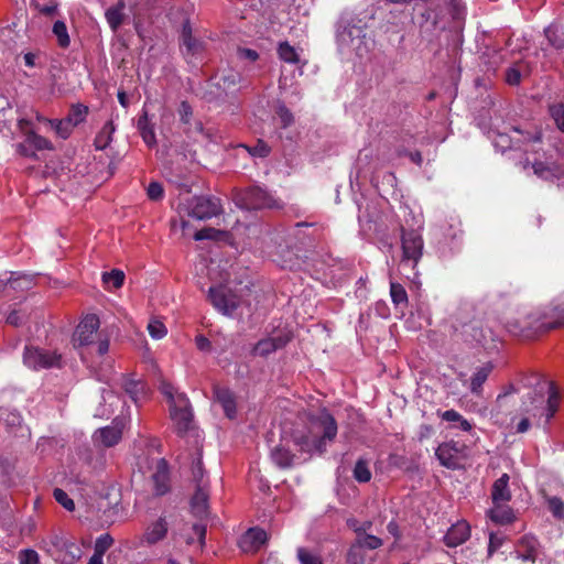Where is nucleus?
<instances>
[{
  "instance_id": "obj_1",
  "label": "nucleus",
  "mask_w": 564,
  "mask_h": 564,
  "mask_svg": "<svg viewBox=\"0 0 564 564\" xmlns=\"http://www.w3.org/2000/svg\"><path fill=\"white\" fill-rule=\"evenodd\" d=\"M525 318L527 324H521L520 319H508L506 328L522 339H535L552 329L564 327V303L528 311Z\"/></svg>"
},
{
  "instance_id": "obj_2",
  "label": "nucleus",
  "mask_w": 564,
  "mask_h": 564,
  "mask_svg": "<svg viewBox=\"0 0 564 564\" xmlns=\"http://www.w3.org/2000/svg\"><path fill=\"white\" fill-rule=\"evenodd\" d=\"M455 330L460 337L469 344L482 347L486 350L497 348V335L485 325L482 312L477 311L471 305H465L459 308L456 316Z\"/></svg>"
},
{
  "instance_id": "obj_3",
  "label": "nucleus",
  "mask_w": 564,
  "mask_h": 564,
  "mask_svg": "<svg viewBox=\"0 0 564 564\" xmlns=\"http://www.w3.org/2000/svg\"><path fill=\"white\" fill-rule=\"evenodd\" d=\"M527 398L531 405H527V402L523 401L525 411L532 413L533 416H544L545 424L554 416L560 405L558 391L551 381L538 382L534 389L527 393Z\"/></svg>"
},
{
  "instance_id": "obj_4",
  "label": "nucleus",
  "mask_w": 564,
  "mask_h": 564,
  "mask_svg": "<svg viewBox=\"0 0 564 564\" xmlns=\"http://www.w3.org/2000/svg\"><path fill=\"white\" fill-rule=\"evenodd\" d=\"M311 422L312 427L310 434L304 437L302 443L303 448L307 452L323 454L326 452L327 443L336 438L338 430L337 422L326 409L322 410Z\"/></svg>"
},
{
  "instance_id": "obj_5",
  "label": "nucleus",
  "mask_w": 564,
  "mask_h": 564,
  "mask_svg": "<svg viewBox=\"0 0 564 564\" xmlns=\"http://www.w3.org/2000/svg\"><path fill=\"white\" fill-rule=\"evenodd\" d=\"M43 550L59 564H74L82 556V549L63 534L53 533L42 541Z\"/></svg>"
},
{
  "instance_id": "obj_6",
  "label": "nucleus",
  "mask_w": 564,
  "mask_h": 564,
  "mask_svg": "<svg viewBox=\"0 0 564 564\" xmlns=\"http://www.w3.org/2000/svg\"><path fill=\"white\" fill-rule=\"evenodd\" d=\"M23 364L32 370L61 368L62 356L56 351L26 345L23 351Z\"/></svg>"
},
{
  "instance_id": "obj_7",
  "label": "nucleus",
  "mask_w": 564,
  "mask_h": 564,
  "mask_svg": "<svg viewBox=\"0 0 564 564\" xmlns=\"http://www.w3.org/2000/svg\"><path fill=\"white\" fill-rule=\"evenodd\" d=\"M402 264H410L414 269L423 256L424 241L422 235L415 229L401 230Z\"/></svg>"
},
{
  "instance_id": "obj_8",
  "label": "nucleus",
  "mask_w": 564,
  "mask_h": 564,
  "mask_svg": "<svg viewBox=\"0 0 564 564\" xmlns=\"http://www.w3.org/2000/svg\"><path fill=\"white\" fill-rule=\"evenodd\" d=\"M237 205L241 208L261 209L274 206V198L260 186H250L236 195Z\"/></svg>"
},
{
  "instance_id": "obj_9",
  "label": "nucleus",
  "mask_w": 564,
  "mask_h": 564,
  "mask_svg": "<svg viewBox=\"0 0 564 564\" xmlns=\"http://www.w3.org/2000/svg\"><path fill=\"white\" fill-rule=\"evenodd\" d=\"M208 299L218 312L227 316H231L239 306L238 296L224 285L210 286Z\"/></svg>"
},
{
  "instance_id": "obj_10",
  "label": "nucleus",
  "mask_w": 564,
  "mask_h": 564,
  "mask_svg": "<svg viewBox=\"0 0 564 564\" xmlns=\"http://www.w3.org/2000/svg\"><path fill=\"white\" fill-rule=\"evenodd\" d=\"M170 416L175 424L178 435H184L192 427L193 413L189 405V400L185 394H178V402L170 405Z\"/></svg>"
},
{
  "instance_id": "obj_11",
  "label": "nucleus",
  "mask_w": 564,
  "mask_h": 564,
  "mask_svg": "<svg viewBox=\"0 0 564 564\" xmlns=\"http://www.w3.org/2000/svg\"><path fill=\"white\" fill-rule=\"evenodd\" d=\"M223 213L220 199L214 196H199L195 198L189 215L199 220L210 219Z\"/></svg>"
},
{
  "instance_id": "obj_12",
  "label": "nucleus",
  "mask_w": 564,
  "mask_h": 564,
  "mask_svg": "<svg viewBox=\"0 0 564 564\" xmlns=\"http://www.w3.org/2000/svg\"><path fill=\"white\" fill-rule=\"evenodd\" d=\"M100 322L97 315L90 314L84 317L78 324L74 334V343L79 346H87L94 341V336L99 328Z\"/></svg>"
},
{
  "instance_id": "obj_13",
  "label": "nucleus",
  "mask_w": 564,
  "mask_h": 564,
  "mask_svg": "<svg viewBox=\"0 0 564 564\" xmlns=\"http://www.w3.org/2000/svg\"><path fill=\"white\" fill-rule=\"evenodd\" d=\"M459 454L458 443L454 441L440 444L435 451L440 464L452 470L458 469L460 466Z\"/></svg>"
},
{
  "instance_id": "obj_14",
  "label": "nucleus",
  "mask_w": 564,
  "mask_h": 564,
  "mask_svg": "<svg viewBox=\"0 0 564 564\" xmlns=\"http://www.w3.org/2000/svg\"><path fill=\"white\" fill-rule=\"evenodd\" d=\"M292 339L290 334H280L275 337L260 339L252 349V355L268 357L270 354L284 348Z\"/></svg>"
},
{
  "instance_id": "obj_15",
  "label": "nucleus",
  "mask_w": 564,
  "mask_h": 564,
  "mask_svg": "<svg viewBox=\"0 0 564 564\" xmlns=\"http://www.w3.org/2000/svg\"><path fill=\"white\" fill-rule=\"evenodd\" d=\"M268 534L263 529L250 528L239 540V547L245 553H254L265 544Z\"/></svg>"
},
{
  "instance_id": "obj_16",
  "label": "nucleus",
  "mask_w": 564,
  "mask_h": 564,
  "mask_svg": "<svg viewBox=\"0 0 564 564\" xmlns=\"http://www.w3.org/2000/svg\"><path fill=\"white\" fill-rule=\"evenodd\" d=\"M539 541L533 536L525 534L519 539L516 545L517 557L528 564H534L539 554Z\"/></svg>"
},
{
  "instance_id": "obj_17",
  "label": "nucleus",
  "mask_w": 564,
  "mask_h": 564,
  "mask_svg": "<svg viewBox=\"0 0 564 564\" xmlns=\"http://www.w3.org/2000/svg\"><path fill=\"white\" fill-rule=\"evenodd\" d=\"M123 427V420L116 417L110 426L99 429L95 435L104 446L111 447L120 442Z\"/></svg>"
},
{
  "instance_id": "obj_18",
  "label": "nucleus",
  "mask_w": 564,
  "mask_h": 564,
  "mask_svg": "<svg viewBox=\"0 0 564 564\" xmlns=\"http://www.w3.org/2000/svg\"><path fill=\"white\" fill-rule=\"evenodd\" d=\"M177 112L180 116V121L183 124L187 126L184 130L186 134L192 137L195 133H199V134L206 135V138H209V135L207 133H205L204 126L200 121H196V122H194V124H192L191 121L193 118V108L188 101H186V100L181 101Z\"/></svg>"
},
{
  "instance_id": "obj_19",
  "label": "nucleus",
  "mask_w": 564,
  "mask_h": 564,
  "mask_svg": "<svg viewBox=\"0 0 564 564\" xmlns=\"http://www.w3.org/2000/svg\"><path fill=\"white\" fill-rule=\"evenodd\" d=\"M209 486L198 485L191 499V509L195 517L205 518L208 514Z\"/></svg>"
},
{
  "instance_id": "obj_20",
  "label": "nucleus",
  "mask_w": 564,
  "mask_h": 564,
  "mask_svg": "<svg viewBox=\"0 0 564 564\" xmlns=\"http://www.w3.org/2000/svg\"><path fill=\"white\" fill-rule=\"evenodd\" d=\"M470 528L466 521H458L453 524L444 535V542L449 547H455L468 540Z\"/></svg>"
},
{
  "instance_id": "obj_21",
  "label": "nucleus",
  "mask_w": 564,
  "mask_h": 564,
  "mask_svg": "<svg viewBox=\"0 0 564 564\" xmlns=\"http://www.w3.org/2000/svg\"><path fill=\"white\" fill-rule=\"evenodd\" d=\"M152 480L156 495L163 496L170 490L169 464L164 458L158 460Z\"/></svg>"
},
{
  "instance_id": "obj_22",
  "label": "nucleus",
  "mask_w": 564,
  "mask_h": 564,
  "mask_svg": "<svg viewBox=\"0 0 564 564\" xmlns=\"http://www.w3.org/2000/svg\"><path fill=\"white\" fill-rule=\"evenodd\" d=\"M169 524L164 517H160L155 522L151 523L142 536V542L148 545H154L166 538Z\"/></svg>"
},
{
  "instance_id": "obj_23",
  "label": "nucleus",
  "mask_w": 564,
  "mask_h": 564,
  "mask_svg": "<svg viewBox=\"0 0 564 564\" xmlns=\"http://www.w3.org/2000/svg\"><path fill=\"white\" fill-rule=\"evenodd\" d=\"M240 79V74L234 69L223 70L212 78V80H215V86L226 95L237 89Z\"/></svg>"
},
{
  "instance_id": "obj_24",
  "label": "nucleus",
  "mask_w": 564,
  "mask_h": 564,
  "mask_svg": "<svg viewBox=\"0 0 564 564\" xmlns=\"http://www.w3.org/2000/svg\"><path fill=\"white\" fill-rule=\"evenodd\" d=\"M180 50L188 63L202 57L205 45L200 37H183Z\"/></svg>"
},
{
  "instance_id": "obj_25",
  "label": "nucleus",
  "mask_w": 564,
  "mask_h": 564,
  "mask_svg": "<svg viewBox=\"0 0 564 564\" xmlns=\"http://www.w3.org/2000/svg\"><path fill=\"white\" fill-rule=\"evenodd\" d=\"M509 475L505 473L494 482L491 488V499L494 505L511 500L512 496L509 489Z\"/></svg>"
},
{
  "instance_id": "obj_26",
  "label": "nucleus",
  "mask_w": 564,
  "mask_h": 564,
  "mask_svg": "<svg viewBox=\"0 0 564 564\" xmlns=\"http://www.w3.org/2000/svg\"><path fill=\"white\" fill-rule=\"evenodd\" d=\"M214 393L216 400L221 404L226 416L234 419L237 412L234 393L228 388L223 387H216Z\"/></svg>"
},
{
  "instance_id": "obj_27",
  "label": "nucleus",
  "mask_w": 564,
  "mask_h": 564,
  "mask_svg": "<svg viewBox=\"0 0 564 564\" xmlns=\"http://www.w3.org/2000/svg\"><path fill=\"white\" fill-rule=\"evenodd\" d=\"M494 369V366L491 362H487L482 365L481 367L477 368L474 375L470 378V391L474 394L479 395L482 390V384L488 379L489 375L491 373Z\"/></svg>"
},
{
  "instance_id": "obj_28",
  "label": "nucleus",
  "mask_w": 564,
  "mask_h": 564,
  "mask_svg": "<svg viewBox=\"0 0 564 564\" xmlns=\"http://www.w3.org/2000/svg\"><path fill=\"white\" fill-rule=\"evenodd\" d=\"M123 10V0H119L116 6H112L106 10V20L112 32H116L118 28L122 24L124 18Z\"/></svg>"
},
{
  "instance_id": "obj_29",
  "label": "nucleus",
  "mask_w": 564,
  "mask_h": 564,
  "mask_svg": "<svg viewBox=\"0 0 564 564\" xmlns=\"http://www.w3.org/2000/svg\"><path fill=\"white\" fill-rule=\"evenodd\" d=\"M488 517L497 524H508L514 520L512 509L501 503L495 505V507L488 511Z\"/></svg>"
},
{
  "instance_id": "obj_30",
  "label": "nucleus",
  "mask_w": 564,
  "mask_h": 564,
  "mask_svg": "<svg viewBox=\"0 0 564 564\" xmlns=\"http://www.w3.org/2000/svg\"><path fill=\"white\" fill-rule=\"evenodd\" d=\"M122 388L134 403H138V401L145 394L144 382L129 377L123 378Z\"/></svg>"
},
{
  "instance_id": "obj_31",
  "label": "nucleus",
  "mask_w": 564,
  "mask_h": 564,
  "mask_svg": "<svg viewBox=\"0 0 564 564\" xmlns=\"http://www.w3.org/2000/svg\"><path fill=\"white\" fill-rule=\"evenodd\" d=\"M7 285L14 291H26L34 285V275L14 272L7 281Z\"/></svg>"
},
{
  "instance_id": "obj_32",
  "label": "nucleus",
  "mask_w": 564,
  "mask_h": 564,
  "mask_svg": "<svg viewBox=\"0 0 564 564\" xmlns=\"http://www.w3.org/2000/svg\"><path fill=\"white\" fill-rule=\"evenodd\" d=\"M302 51V48L292 46L288 41L280 42L278 46L280 59L289 64H299L301 62L300 54Z\"/></svg>"
},
{
  "instance_id": "obj_33",
  "label": "nucleus",
  "mask_w": 564,
  "mask_h": 564,
  "mask_svg": "<svg viewBox=\"0 0 564 564\" xmlns=\"http://www.w3.org/2000/svg\"><path fill=\"white\" fill-rule=\"evenodd\" d=\"M116 128L112 120L107 121L94 140L97 150H105L112 141V134Z\"/></svg>"
},
{
  "instance_id": "obj_34",
  "label": "nucleus",
  "mask_w": 564,
  "mask_h": 564,
  "mask_svg": "<svg viewBox=\"0 0 564 564\" xmlns=\"http://www.w3.org/2000/svg\"><path fill=\"white\" fill-rule=\"evenodd\" d=\"M438 415L442 420L446 422H454L458 425H455V427L464 431L469 432L473 429V425L469 421H467L460 413H458L456 410H446L444 412H438Z\"/></svg>"
},
{
  "instance_id": "obj_35",
  "label": "nucleus",
  "mask_w": 564,
  "mask_h": 564,
  "mask_svg": "<svg viewBox=\"0 0 564 564\" xmlns=\"http://www.w3.org/2000/svg\"><path fill=\"white\" fill-rule=\"evenodd\" d=\"M355 532L357 533L355 544L358 545L361 551L362 549L377 550L382 545V540L376 535L361 534L360 529H355Z\"/></svg>"
},
{
  "instance_id": "obj_36",
  "label": "nucleus",
  "mask_w": 564,
  "mask_h": 564,
  "mask_svg": "<svg viewBox=\"0 0 564 564\" xmlns=\"http://www.w3.org/2000/svg\"><path fill=\"white\" fill-rule=\"evenodd\" d=\"M272 460L281 468H289L292 466L294 455L282 446H276L271 452Z\"/></svg>"
},
{
  "instance_id": "obj_37",
  "label": "nucleus",
  "mask_w": 564,
  "mask_h": 564,
  "mask_svg": "<svg viewBox=\"0 0 564 564\" xmlns=\"http://www.w3.org/2000/svg\"><path fill=\"white\" fill-rule=\"evenodd\" d=\"M192 475L196 487L198 485L209 486L208 479L205 478V470L202 460V449H198L197 457L192 463Z\"/></svg>"
},
{
  "instance_id": "obj_38",
  "label": "nucleus",
  "mask_w": 564,
  "mask_h": 564,
  "mask_svg": "<svg viewBox=\"0 0 564 564\" xmlns=\"http://www.w3.org/2000/svg\"><path fill=\"white\" fill-rule=\"evenodd\" d=\"M352 476L358 482H368L371 479L369 463L365 458H359L352 469Z\"/></svg>"
},
{
  "instance_id": "obj_39",
  "label": "nucleus",
  "mask_w": 564,
  "mask_h": 564,
  "mask_svg": "<svg viewBox=\"0 0 564 564\" xmlns=\"http://www.w3.org/2000/svg\"><path fill=\"white\" fill-rule=\"evenodd\" d=\"M87 113L88 107L82 104L73 105L67 118L65 119L66 123L75 127L85 121Z\"/></svg>"
},
{
  "instance_id": "obj_40",
  "label": "nucleus",
  "mask_w": 564,
  "mask_h": 564,
  "mask_svg": "<svg viewBox=\"0 0 564 564\" xmlns=\"http://www.w3.org/2000/svg\"><path fill=\"white\" fill-rule=\"evenodd\" d=\"M25 143L33 148L34 150H51L52 143L46 138L36 134L34 131H29L26 133Z\"/></svg>"
},
{
  "instance_id": "obj_41",
  "label": "nucleus",
  "mask_w": 564,
  "mask_h": 564,
  "mask_svg": "<svg viewBox=\"0 0 564 564\" xmlns=\"http://www.w3.org/2000/svg\"><path fill=\"white\" fill-rule=\"evenodd\" d=\"M390 296L395 305L408 304V293L404 286L398 282H390Z\"/></svg>"
},
{
  "instance_id": "obj_42",
  "label": "nucleus",
  "mask_w": 564,
  "mask_h": 564,
  "mask_svg": "<svg viewBox=\"0 0 564 564\" xmlns=\"http://www.w3.org/2000/svg\"><path fill=\"white\" fill-rule=\"evenodd\" d=\"M115 539L109 533L100 534L94 545V553L99 556H104L106 552L113 545Z\"/></svg>"
},
{
  "instance_id": "obj_43",
  "label": "nucleus",
  "mask_w": 564,
  "mask_h": 564,
  "mask_svg": "<svg viewBox=\"0 0 564 564\" xmlns=\"http://www.w3.org/2000/svg\"><path fill=\"white\" fill-rule=\"evenodd\" d=\"M102 282L113 289H120L124 282V273L119 269L102 273Z\"/></svg>"
},
{
  "instance_id": "obj_44",
  "label": "nucleus",
  "mask_w": 564,
  "mask_h": 564,
  "mask_svg": "<svg viewBox=\"0 0 564 564\" xmlns=\"http://www.w3.org/2000/svg\"><path fill=\"white\" fill-rule=\"evenodd\" d=\"M296 557L300 564H324L319 555L312 553L306 547H297Z\"/></svg>"
},
{
  "instance_id": "obj_45",
  "label": "nucleus",
  "mask_w": 564,
  "mask_h": 564,
  "mask_svg": "<svg viewBox=\"0 0 564 564\" xmlns=\"http://www.w3.org/2000/svg\"><path fill=\"white\" fill-rule=\"evenodd\" d=\"M549 112H550V116L552 117V119L554 120L557 129L563 132L564 131V104L558 102V104L551 105L549 107Z\"/></svg>"
},
{
  "instance_id": "obj_46",
  "label": "nucleus",
  "mask_w": 564,
  "mask_h": 564,
  "mask_svg": "<svg viewBox=\"0 0 564 564\" xmlns=\"http://www.w3.org/2000/svg\"><path fill=\"white\" fill-rule=\"evenodd\" d=\"M55 500L63 506L67 511L75 510L74 500L61 488H55L53 491Z\"/></svg>"
},
{
  "instance_id": "obj_47",
  "label": "nucleus",
  "mask_w": 564,
  "mask_h": 564,
  "mask_svg": "<svg viewBox=\"0 0 564 564\" xmlns=\"http://www.w3.org/2000/svg\"><path fill=\"white\" fill-rule=\"evenodd\" d=\"M246 150H248V152L254 156V158H265L270 154V147L263 141V140H258L256 145L253 147H248V145H242Z\"/></svg>"
},
{
  "instance_id": "obj_48",
  "label": "nucleus",
  "mask_w": 564,
  "mask_h": 564,
  "mask_svg": "<svg viewBox=\"0 0 564 564\" xmlns=\"http://www.w3.org/2000/svg\"><path fill=\"white\" fill-rule=\"evenodd\" d=\"M148 332L153 339H161L167 333L165 325L158 319L150 321L148 324Z\"/></svg>"
},
{
  "instance_id": "obj_49",
  "label": "nucleus",
  "mask_w": 564,
  "mask_h": 564,
  "mask_svg": "<svg viewBox=\"0 0 564 564\" xmlns=\"http://www.w3.org/2000/svg\"><path fill=\"white\" fill-rule=\"evenodd\" d=\"M223 234L221 230L212 228V227H205L200 230H197L194 235V239L197 241L200 240H217L219 236Z\"/></svg>"
},
{
  "instance_id": "obj_50",
  "label": "nucleus",
  "mask_w": 564,
  "mask_h": 564,
  "mask_svg": "<svg viewBox=\"0 0 564 564\" xmlns=\"http://www.w3.org/2000/svg\"><path fill=\"white\" fill-rule=\"evenodd\" d=\"M347 564H364L365 554L355 543L349 547L346 556Z\"/></svg>"
},
{
  "instance_id": "obj_51",
  "label": "nucleus",
  "mask_w": 564,
  "mask_h": 564,
  "mask_svg": "<svg viewBox=\"0 0 564 564\" xmlns=\"http://www.w3.org/2000/svg\"><path fill=\"white\" fill-rule=\"evenodd\" d=\"M547 507L549 510L552 512V514L557 518L562 519L564 517V502L558 497H550L547 498Z\"/></svg>"
},
{
  "instance_id": "obj_52",
  "label": "nucleus",
  "mask_w": 564,
  "mask_h": 564,
  "mask_svg": "<svg viewBox=\"0 0 564 564\" xmlns=\"http://www.w3.org/2000/svg\"><path fill=\"white\" fill-rule=\"evenodd\" d=\"M276 115H278V118L280 120L282 128L290 127L294 121V117H293L292 112L283 104L278 106Z\"/></svg>"
},
{
  "instance_id": "obj_53",
  "label": "nucleus",
  "mask_w": 564,
  "mask_h": 564,
  "mask_svg": "<svg viewBox=\"0 0 564 564\" xmlns=\"http://www.w3.org/2000/svg\"><path fill=\"white\" fill-rule=\"evenodd\" d=\"M505 539V535L498 532H490L488 543V557H491L494 553L502 546Z\"/></svg>"
},
{
  "instance_id": "obj_54",
  "label": "nucleus",
  "mask_w": 564,
  "mask_h": 564,
  "mask_svg": "<svg viewBox=\"0 0 564 564\" xmlns=\"http://www.w3.org/2000/svg\"><path fill=\"white\" fill-rule=\"evenodd\" d=\"M147 195L150 200H161L164 196L163 185L160 182H151L147 188Z\"/></svg>"
},
{
  "instance_id": "obj_55",
  "label": "nucleus",
  "mask_w": 564,
  "mask_h": 564,
  "mask_svg": "<svg viewBox=\"0 0 564 564\" xmlns=\"http://www.w3.org/2000/svg\"><path fill=\"white\" fill-rule=\"evenodd\" d=\"M20 564H40L39 554L31 549L22 550L19 555Z\"/></svg>"
},
{
  "instance_id": "obj_56",
  "label": "nucleus",
  "mask_w": 564,
  "mask_h": 564,
  "mask_svg": "<svg viewBox=\"0 0 564 564\" xmlns=\"http://www.w3.org/2000/svg\"><path fill=\"white\" fill-rule=\"evenodd\" d=\"M494 145L499 149L501 152L506 150L513 149V142L508 134L498 133L494 140Z\"/></svg>"
},
{
  "instance_id": "obj_57",
  "label": "nucleus",
  "mask_w": 564,
  "mask_h": 564,
  "mask_svg": "<svg viewBox=\"0 0 564 564\" xmlns=\"http://www.w3.org/2000/svg\"><path fill=\"white\" fill-rule=\"evenodd\" d=\"M6 417H0V421H3V423L6 424V426L8 427H21V423H22V416L20 415L19 412L17 411H12V412H6Z\"/></svg>"
},
{
  "instance_id": "obj_58",
  "label": "nucleus",
  "mask_w": 564,
  "mask_h": 564,
  "mask_svg": "<svg viewBox=\"0 0 564 564\" xmlns=\"http://www.w3.org/2000/svg\"><path fill=\"white\" fill-rule=\"evenodd\" d=\"M505 79L510 86H518L521 83V72L517 67H509L506 70Z\"/></svg>"
},
{
  "instance_id": "obj_59",
  "label": "nucleus",
  "mask_w": 564,
  "mask_h": 564,
  "mask_svg": "<svg viewBox=\"0 0 564 564\" xmlns=\"http://www.w3.org/2000/svg\"><path fill=\"white\" fill-rule=\"evenodd\" d=\"M288 0H260L261 8L264 13H272L286 3Z\"/></svg>"
},
{
  "instance_id": "obj_60",
  "label": "nucleus",
  "mask_w": 564,
  "mask_h": 564,
  "mask_svg": "<svg viewBox=\"0 0 564 564\" xmlns=\"http://www.w3.org/2000/svg\"><path fill=\"white\" fill-rule=\"evenodd\" d=\"M160 391L166 397L170 405H174L175 402H178V394L176 397L174 395V387L171 383L162 382Z\"/></svg>"
},
{
  "instance_id": "obj_61",
  "label": "nucleus",
  "mask_w": 564,
  "mask_h": 564,
  "mask_svg": "<svg viewBox=\"0 0 564 564\" xmlns=\"http://www.w3.org/2000/svg\"><path fill=\"white\" fill-rule=\"evenodd\" d=\"M140 135L142 138V140L144 141V143L149 148H153V147L156 145V138H155V132H154V126H151L148 129L141 130L140 131Z\"/></svg>"
},
{
  "instance_id": "obj_62",
  "label": "nucleus",
  "mask_w": 564,
  "mask_h": 564,
  "mask_svg": "<svg viewBox=\"0 0 564 564\" xmlns=\"http://www.w3.org/2000/svg\"><path fill=\"white\" fill-rule=\"evenodd\" d=\"M434 433H435V430L432 425L422 424V425H420L419 431H417V441L420 443H423L424 441L430 440L434 435Z\"/></svg>"
},
{
  "instance_id": "obj_63",
  "label": "nucleus",
  "mask_w": 564,
  "mask_h": 564,
  "mask_svg": "<svg viewBox=\"0 0 564 564\" xmlns=\"http://www.w3.org/2000/svg\"><path fill=\"white\" fill-rule=\"evenodd\" d=\"M398 155H399V156H403V155L409 156V159H410L413 163H415L416 165H419V166H421V165H422V163H423V158H422V154H421V152H420V151H413V152H412V151H408V150L403 149V150H399V151H398Z\"/></svg>"
},
{
  "instance_id": "obj_64",
  "label": "nucleus",
  "mask_w": 564,
  "mask_h": 564,
  "mask_svg": "<svg viewBox=\"0 0 564 564\" xmlns=\"http://www.w3.org/2000/svg\"><path fill=\"white\" fill-rule=\"evenodd\" d=\"M23 321H24V315L20 311L14 310L9 313L6 322H7V324H9L11 326L18 327V326L22 325Z\"/></svg>"
}]
</instances>
